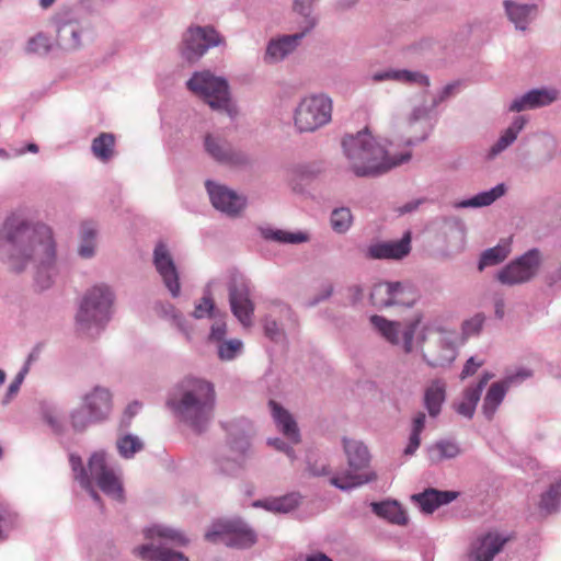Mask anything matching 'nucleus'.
Instances as JSON below:
<instances>
[{"label":"nucleus","mask_w":561,"mask_h":561,"mask_svg":"<svg viewBox=\"0 0 561 561\" xmlns=\"http://www.w3.org/2000/svg\"><path fill=\"white\" fill-rule=\"evenodd\" d=\"M54 243L51 229L47 225L13 213L0 226V262L11 273L20 274L42 253L49 262Z\"/></svg>","instance_id":"obj_1"},{"label":"nucleus","mask_w":561,"mask_h":561,"mask_svg":"<svg viewBox=\"0 0 561 561\" xmlns=\"http://www.w3.org/2000/svg\"><path fill=\"white\" fill-rule=\"evenodd\" d=\"M165 407L172 415L194 433L206 432L214 419L216 391L205 379L186 377L169 391Z\"/></svg>","instance_id":"obj_2"},{"label":"nucleus","mask_w":561,"mask_h":561,"mask_svg":"<svg viewBox=\"0 0 561 561\" xmlns=\"http://www.w3.org/2000/svg\"><path fill=\"white\" fill-rule=\"evenodd\" d=\"M342 147L351 170L358 178L379 176L411 159L410 151L394 157L389 156L386 146L367 128L356 135L345 136Z\"/></svg>","instance_id":"obj_3"},{"label":"nucleus","mask_w":561,"mask_h":561,"mask_svg":"<svg viewBox=\"0 0 561 561\" xmlns=\"http://www.w3.org/2000/svg\"><path fill=\"white\" fill-rule=\"evenodd\" d=\"M115 293L106 284H96L82 296L76 313V328L81 334H100L113 316Z\"/></svg>","instance_id":"obj_4"},{"label":"nucleus","mask_w":561,"mask_h":561,"mask_svg":"<svg viewBox=\"0 0 561 561\" xmlns=\"http://www.w3.org/2000/svg\"><path fill=\"white\" fill-rule=\"evenodd\" d=\"M144 536L148 542L133 550L142 561H190L178 550L188 543V539L179 529L157 524L145 528Z\"/></svg>","instance_id":"obj_5"},{"label":"nucleus","mask_w":561,"mask_h":561,"mask_svg":"<svg viewBox=\"0 0 561 561\" xmlns=\"http://www.w3.org/2000/svg\"><path fill=\"white\" fill-rule=\"evenodd\" d=\"M432 368L448 367L457 357V333L436 322H426L416 335L415 350Z\"/></svg>","instance_id":"obj_6"},{"label":"nucleus","mask_w":561,"mask_h":561,"mask_svg":"<svg viewBox=\"0 0 561 561\" xmlns=\"http://www.w3.org/2000/svg\"><path fill=\"white\" fill-rule=\"evenodd\" d=\"M343 449L348 468L330 478V484L336 489L348 492L377 479L373 470L362 472L369 467L370 454L363 442L343 437Z\"/></svg>","instance_id":"obj_7"},{"label":"nucleus","mask_w":561,"mask_h":561,"mask_svg":"<svg viewBox=\"0 0 561 561\" xmlns=\"http://www.w3.org/2000/svg\"><path fill=\"white\" fill-rule=\"evenodd\" d=\"M186 87L214 111L226 113L230 117L237 114L229 83L224 77H217L208 70L197 71L188 79Z\"/></svg>","instance_id":"obj_8"},{"label":"nucleus","mask_w":561,"mask_h":561,"mask_svg":"<svg viewBox=\"0 0 561 561\" xmlns=\"http://www.w3.org/2000/svg\"><path fill=\"white\" fill-rule=\"evenodd\" d=\"M231 313L244 328L253 323L255 305L251 298V282L238 271H232L227 283Z\"/></svg>","instance_id":"obj_9"},{"label":"nucleus","mask_w":561,"mask_h":561,"mask_svg":"<svg viewBox=\"0 0 561 561\" xmlns=\"http://www.w3.org/2000/svg\"><path fill=\"white\" fill-rule=\"evenodd\" d=\"M332 101L320 94L304 99L295 111V125L300 133H310L331 121Z\"/></svg>","instance_id":"obj_10"},{"label":"nucleus","mask_w":561,"mask_h":561,"mask_svg":"<svg viewBox=\"0 0 561 561\" xmlns=\"http://www.w3.org/2000/svg\"><path fill=\"white\" fill-rule=\"evenodd\" d=\"M208 541H221L225 545L247 549L256 542L255 531L241 518L219 520L205 534Z\"/></svg>","instance_id":"obj_11"},{"label":"nucleus","mask_w":561,"mask_h":561,"mask_svg":"<svg viewBox=\"0 0 561 561\" xmlns=\"http://www.w3.org/2000/svg\"><path fill=\"white\" fill-rule=\"evenodd\" d=\"M224 38L213 26H190L182 35L181 57L187 62L199 60L206 51L219 46Z\"/></svg>","instance_id":"obj_12"},{"label":"nucleus","mask_w":561,"mask_h":561,"mask_svg":"<svg viewBox=\"0 0 561 561\" xmlns=\"http://www.w3.org/2000/svg\"><path fill=\"white\" fill-rule=\"evenodd\" d=\"M540 266L541 253L533 248L502 267L496 274V279L506 286L525 284L537 275Z\"/></svg>","instance_id":"obj_13"},{"label":"nucleus","mask_w":561,"mask_h":561,"mask_svg":"<svg viewBox=\"0 0 561 561\" xmlns=\"http://www.w3.org/2000/svg\"><path fill=\"white\" fill-rule=\"evenodd\" d=\"M88 468L91 480L95 481L104 494L116 501L124 500L123 484L114 470L107 466L105 451H94L89 458Z\"/></svg>","instance_id":"obj_14"},{"label":"nucleus","mask_w":561,"mask_h":561,"mask_svg":"<svg viewBox=\"0 0 561 561\" xmlns=\"http://www.w3.org/2000/svg\"><path fill=\"white\" fill-rule=\"evenodd\" d=\"M204 149L219 164L237 168L250 164V158L245 152L236 149L226 138L219 135L207 134L204 137Z\"/></svg>","instance_id":"obj_15"},{"label":"nucleus","mask_w":561,"mask_h":561,"mask_svg":"<svg viewBox=\"0 0 561 561\" xmlns=\"http://www.w3.org/2000/svg\"><path fill=\"white\" fill-rule=\"evenodd\" d=\"M205 187L214 208L229 217H238L247 206L245 196L226 185L207 180Z\"/></svg>","instance_id":"obj_16"},{"label":"nucleus","mask_w":561,"mask_h":561,"mask_svg":"<svg viewBox=\"0 0 561 561\" xmlns=\"http://www.w3.org/2000/svg\"><path fill=\"white\" fill-rule=\"evenodd\" d=\"M152 263L171 296L173 298L179 297L181 294L180 274L168 245L164 242L159 241L156 244L152 254Z\"/></svg>","instance_id":"obj_17"},{"label":"nucleus","mask_w":561,"mask_h":561,"mask_svg":"<svg viewBox=\"0 0 561 561\" xmlns=\"http://www.w3.org/2000/svg\"><path fill=\"white\" fill-rule=\"evenodd\" d=\"M57 44L65 50H76L81 46L82 26L72 10L59 12L55 16Z\"/></svg>","instance_id":"obj_18"},{"label":"nucleus","mask_w":561,"mask_h":561,"mask_svg":"<svg viewBox=\"0 0 561 561\" xmlns=\"http://www.w3.org/2000/svg\"><path fill=\"white\" fill-rule=\"evenodd\" d=\"M300 31L295 34L283 35L271 39L267 44L264 60L268 64L278 62L291 54L300 44L301 39L314 28V21L309 20L307 24L299 25Z\"/></svg>","instance_id":"obj_19"},{"label":"nucleus","mask_w":561,"mask_h":561,"mask_svg":"<svg viewBox=\"0 0 561 561\" xmlns=\"http://www.w3.org/2000/svg\"><path fill=\"white\" fill-rule=\"evenodd\" d=\"M411 252V232L405 231L401 239L371 243L366 250L369 260H402Z\"/></svg>","instance_id":"obj_20"},{"label":"nucleus","mask_w":561,"mask_h":561,"mask_svg":"<svg viewBox=\"0 0 561 561\" xmlns=\"http://www.w3.org/2000/svg\"><path fill=\"white\" fill-rule=\"evenodd\" d=\"M530 375L531 374L529 370L523 369L501 381L493 382L488 389L483 399L482 413L484 414L485 419L489 421L493 419L511 385H513L516 380H525L526 378L530 377Z\"/></svg>","instance_id":"obj_21"},{"label":"nucleus","mask_w":561,"mask_h":561,"mask_svg":"<svg viewBox=\"0 0 561 561\" xmlns=\"http://www.w3.org/2000/svg\"><path fill=\"white\" fill-rule=\"evenodd\" d=\"M367 80L373 83L385 81H394L405 85L428 87L430 78L427 75L409 69L386 68L374 71L367 77Z\"/></svg>","instance_id":"obj_22"},{"label":"nucleus","mask_w":561,"mask_h":561,"mask_svg":"<svg viewBox=\"0 0 561 561\" xmlns=\"http://www.w3.org/2000/svg\"><path fill=\"white\" fill-rule=\"evenodd\" d=\"M559 98L556 89H533L520 96L515 98L508 106L511 112H523L548 106Z\"/></svg>","instance_id":"obj_23"},{"label":"nucleus","mask_w":561,"mask_h":561,"mask_svg":"<svg viewBox=\"0 0 561 561\" xmlns=\"http://www.w3.org/2000/svg\"><path fill=\"white\" fill-rule=\"evenodd\" d=\"M508 538L500 534L488 533L471 546L468 561H492L503 549Z\"/></svg>","instance_id":"obj_24"},{"label":"nucleus","mask_w":561,"mask_h":561,"mask_svg":"<svg viewBox=\"0 0 561 561\" xmlns=\"http://www.w3.org/2000/svg\"><path fill=\"white\" fill-rule=\"evenodd\" d=\"M459 493L456 491H442L434 488L425 489L423 492L413 494L411 500L419 505L424 514H432L438 507L447 505L458 497Z\"/></svg>","instance_id":"obj_25"},{"label":"nucleus","mask_w":561,"mask_h":561,"mask_svg":"<svg viewBox=\"0 0 561 561\" xmlns=\"http://www.w3.org/2000/svg\"><path fill=\"white\" fill-rule=\"evenodd\" d=\"M505 14L511 23L518 31H526L538 13V5L535 3H519L514 0H504Z\"/></svg>","instance_id":"obj_26"},{"label":"nucleus","mask_w":561,"mask_h":561,"mask_svg":"<svg viewBox=\"0 0 561 561\" xmlns=\"http://www.w3.org/2000/svg\"><path fill=\"white\" fill-rule=\"evenodd\" d=\"M83 405L101 422L106 420L112 410V394L108 389L96 386L83 397Z\"/></svg>","instance_id":"obj_27"},{"label":"nucleus","mask_w":561,"mask_h":561,"mask_svg":"<svg viewBox=\"0 0 561 561\" xmlns=\"http://www.w3.org/2000/svg\"><path fill=\"white\" fill-rule=\"evenodd\" d=\"M268 405L271 408L273 420L279 432L291 444H298L300 442V431L293 415L274 400H270Z\"/></svg>","instance_id":"obj_28"},{"label":"nucleus","mask_w":561,"mask_h":561,"mask_svg":"<svg viewBox=\"0 0 561 561\" xmlns=\"http://www.w3.org/2000/svg\"><path fill=\"white\" fill-rule=\"evenodd\" d=\"M491 375L484 374L477 385L470 386L465 389L462 400L455 404V410L458 414L471 420L474 415L476 408L480 401L482 391L486 386Z\"/></svg>","instance_id":"obj_29"},{"label":"nucleus","mask_w":561,"mask_h":561,"mask_svg":"<svg viewBox=\"0 0 561 561\" xmlns=\"http://www.w3.org/2000/svg\"><path fill=\"white\" fill-rule=\"evenodd\" d=\"M446 401V383L442 379H434L424 391L423 404L433 419L442 412V407Z\"/></svg>","instance_id":"obj_30"},{"label":"nucleus","mask_w":561,"mask_h":561,"mask_svg":"<svg viewBox=\"0 0 561 561\" xmlns=\"http://www.w3.org/2000/svg\"><path fill=\"white\" fill-rule=\"evenodd\" d=\"M527 123L524 116H516L513 123L504 130L496 142L490 148L486 153L488 160H493L501 152L506 150L516 139L518 134L523 130Z\"/></svg>","instance_id":"obj_31"},{"label":"nucleus","mask_w":561,"mask_h":561,"mask_svg":"<svg viewBox=\"0 0 561 561\" xmlns=\"http://www.w3.org/2000/svg\"><path fill=\"white\" fill-rule=\"evenodd\" d=\"M370 507L378 517L387 519L397 525H405L408 516L402 506L394 500H386L381 502H371Z\"/></svg>","instance_id":"obj_32"},{"label":"nucleus","mask_w":561,"mask_h":561,"mask_svg":"<svg viewBox=\"0 0 561 561\" xmlns=\"http://www.w3.org/2000/svg\"><path fill=\"white\" fill-rule=\"evenodd\" d=\"M69 462L75 473V479L80 483L81 488L84 489L91 499L99 505L102 504L101 496L94 489L92 480L90 478L89 468L83 466L82 459L76 454L69 455Z\"/></svg>","instance_id":"obj_33"},{"label":"nucleus","mask_w":561,"mask_h":561,"mask_svg":"<svg viewBox=\"0 0 561 561\" xmlns=\"http://www.w3.org/2000/svg\"><path fill=\"white\" fill-rule=\"evenodd\" d=\"M371 327L391 345H400L401 322L374 314L369 318Z\"/></svg>","instance_id":"obj_34"},{"label":"nucleus","mask_w":561,"mask_h":561,"mask_svg":"<svg viewBox=\"0 0 561 561\" xmlns=\"http://www.w3.org/2000/svg\"><path fill=\"white\" fill-rule=\"evenodd\" d=\"M506 193V185L500 183L489 191H483L474 196L463 199L457 204L459 208H478L485 207L493 204L496 199L502 197Z\"/></svg>","instance_id":"obj_35"},{"label":"nucleus","mask_w":561,"mask_h":561,"mask_svg":"<svg viewBox=\"0 0 561 561\" xmlns=\"http://www.w3.org/2000/svg\"><path fill=\"white\" fill-rule=\"evenodd\" d=\"M56 247L53 244V255L49 262H46V254L42 253L33 262L36 263L35 282L41 289H47L53 284L55 274Z\"/></svg>","instance_id":"obj_36"},{"label":"nucleus","mask_w":561,"mask_h":561,"mask_svg":"<svg viewBox=\"0 0 561 561\" xmlns=\"http://www.w3.org/2000/svg\"><path fill=\"white\" fill-rule=\"evenodd\" d=\"M98 226L93 221H84L80 227V245L78 254L82 259H91L95 254Z\"/></svg>","instance_id":"obj_37"},{"label":"nucleus","mask_w":561,"mask_h":561,"mask_svg":"<svg viewBox=\"0 0 561 561\" xmlns=\"http://www.w3.org/2000/svg\"><path fill=\"white\" fill-rule=\"evenodd\" d=\"M260 234L265 240L278 243L298 244L309 240V236L302 231L290 232L271 227L260 228Z\"/></svg>","instance_id":"obj_38"},{"label":"nucleus","mask_w":561,"mask_h":561,"mask_svg":"<svg viewBox=\"0 0 561 561\" xmlns=\"http://www.w3.org/2000/svg\"><path fill=\"white\" fill-rule=\"evenodd\" d=\"M91 151L101 162H108L115 154V136L112 133H101L92 140Z\"/></svg>","instance_id":"obj_39"},{"label":"nucleus","mask_w":561,"mask_h":561,"mask_svg":"<svg viewBox=\"0 0 561 561\" xmlns=\"http://www.w3.org/2000/svg\"><path fill=\"white\" fill-rule=\"evenodd\" d=\"M228 433V443L232 451L239 454L241 458L250 448L249 435L238 423H229L225 426Z\"/></svg>","instance_id":"obj_40"},{"label":"nucleus","mask_w":561,"mask_h":561,"mask_svg":"<svg viewBox=\"0 0 561 561\" xmlns=\"http://www.w3.org/2000/svg\"><path fill=\"white\" fill-rule=\"evenodd\" d=\"M460 454V448L453 440L442 439L428 448V457L433 463L444 459H454Z\"/></svg>","instance_id":"obj_41"},{"label":"nucleus","mask_w":561,"mask_h":561,"mask_svg":"<svg viewBox=\"0 0 561 561\" xmlns=\"http://www.w3.org/2000/svg\"><path fill=\"white\" fill-rule=\"evenodd\" d=\"M253 506L275 513H288L298 506V499L291 494L272 500H257Z\"/></svg>","instance_id":"obj_42"},{"label":"nucleus","mask_w":561,"mask_h":561,"mask_svg":"<svg viewBox=\"0 0 561 561\" xmlns=\"http://www.w3.org/2000/svg\"><path fill=\"white\" fill-rule=\"evenodd\" d=\"M510 249L506 245L497 244L493 248L484 250L478 263V270L483 271L485 267L495 266L508 256Z\"/></svg>","instance_id":"obj_43"},{"label":"nucleus","mask_w":561,"mask_h":561,"mask_svg":"<svg viewBox=\"0 0 561 561\" xmlns=\"http://www.w3.org/2000/svg\"><path fill=\"white\" fill-rule=\"evenodd\" d=\"M408 286L402 282H391L389 308L394 306L411 308L415 297L410 295Z\"/></svg>","instance_id":"obj_44"},{"label":"nucleus","mask_w":561,"mask_h":561,"mask_svg":"<svg viewBox=\"0 0 561 561\" xmlns=\"http://www.w3.org/2000/svg\"><path fill=\"white\" fill-rule=\"evenodd\" d=\"M331 228L334 232L346 233L353 224V215L348 207L334 208L330 216Z\"/></svg>","instance_id":"obj_45"},{"label":"nucleus","mask_w":561,"mask_h":561,"mask_svg":"<svg viewBox=\"0 0 561 561\" xmlns=\"http://www.w3.org/2000/svg\"><path fill=\"white\" fill-rule=\"evenodd\" d=\"M71 427L77 433L84 432L91 424L101 422L82 404L70 413Z\"/></svg>","instance_id":"obj_46"},{"label":"nucleus","mask_w":561,"mask_h":561,"mask_svg":"<svg viewBox=\"0 0 561 561\" xmlns=\"http://www.w3.org/2000/svg\"><path fill=\"white\" fill-rule=\"evenodd\" d=\"M391 282L385 280L375 284L369 294L370 304L379 309L389 308Z\"/></svg>","instance_id":"obj_47"},{"label":"nucleus","mask_w":561,"mask_h":561,"mask_svg":"<svg viewBox=\"0 0 561 561\" xmlns=\"http://www.w3.org/2000/svg\"><path fill=\"white\" fill-rule=\"evenodd\" d=\"M421 323V317L417 316L413 320H411L409 323L404 325L403 329H401L400 332V339L402 344L403 352L405 354H411L415 350V342L414 337L416 334V331Z\"/></svg>","instance_id":"obj_48"},{"label":"nucleus","mask_w":561,"mask_h":561,"mask_svg":"<svg viewBox=\"0 0 561 561\" xmlns=\"http://www.w3.org/2000/svg\"><path fill=\"white\" fill-rule=\"evenodd\" d=\"M116 446L119 455L126 459L133 458L137 451L144 448L142 442L131 434H127L117 439Z\"/></svg>","instance_id":"obj_49"},{"label":"nucleus","mask_w":561,"mask_h":561,"mask_svg":"<svg viewBox=\"0 0 561 561\" xmlns=\"http://www.w3.org/2000/svg\"><path fill=\"white\" fill-rule=\"evenodd\" d=\"M561 499V481L552 483L541 495L539 506L542 511L551 513L557 510Z\"/></svg>","instance_id":"obj_50"},{"label":"nucleus","mask_w":561,"mask_h":561,"mask_svg":"<svg viewBox=\"0 0 561 561\" xmlns=\"http://www.w3.org/2000/svg\"><path fill=\"white\" fill-rule=\"evenodd\" d=\"M243 350V343L239 339L221 341L217 344L218 357L221 360H232L237 358Z\"/></svg>","instance_id":"obj_51"},{"label":"nucleus","mask_w":561,"mask_h":561,"mask_svg":"<svg viewBox=\"0 0 561 561\" xmlns=\"http://www.w3.org/2000/svg\"><path fill=\"white\" fill-rule=\"evenodd\" d=\"M216 308L214 300L211 298V293L209 288L207 287L204 291L203 298L195 305L194 311L192 316L195 319H203V318H215L216 317Z\"/></svg>","instance_id":"obj_52"},{"label":"nucleus","mask_w":561,"mask_h":561,"mask_svg":"<svg viewBox=\"0 0 561 561\" xmlns=\"http://www.w3.org/2000/svg\"><path fill=\"white\" fill-rule=\"evenodd\" d=\"M50 48L49 37L39 32L27 41L25 50L27 54L44 56L49 53Z\"/></svg>","instance_id":"obj_53"},{"label":"nucleus","mask_w":561,"mask_h":561,"mask_svg":"<svg viewBox=\"0 0 561 561\" xmlns=\"http://www.w3.org/2000/svg\"><path fill=\"white\" fill-rule=\"evenodd\" d=\"M485 316L481 312L476 313L470 319L463 321L461 330L465 339L479 335L483 329Z\"/></svg>","instance_id":"obj_54"},{"label":"nucleus","mask_w":561,"mask_h":561,"mask_svg":"<svg viewBox=\"0 0 561 561\" xmlns=\"http://www.w3.org/2000/svg\"><path fill=\"white\" fill-rule=\"evenodd\" d=\"M313 1L314 0H293L294 11L297 12L304 19L300 24L305 25L309 20H313L314 26L317 25L318 19L312 14Z\"/></svg>","instance_id":"obj_55"},{"label":"nucleus","mask_w":561,"mask_h":561,"mask_svg":"<svg viewBox=\"0 0 561 561\" xmlns=\"http://www.w3.org/2000/svg\"><path fill=\"white\" fill-rule=\"evenodd\" d=\"M264 333L274 342H278L284 337V331L278 325L277 321L271 317L264 319Z\"/></svg>","instance_id":"obj_56"},{"label":"nucleus","mask_w":561,"mask_h":561,"mask_svg":"<svg viewBox=\"0 0 561 561\" xmlns=\"http://www.w3.org/2000/svg\"><path fill=\"white\" fill-rule=\"evenodd\" d=\"M26 375H27V367H22L20 369V371L16 374V376L14 377L13 381L8 387L7 393L3 399L4 404L9 403L11 398L19 392L20 387H21L22 382L24 381Z\"/></svg>","instance_id":"obj_57"},{"label":"nucleus","mask_w":561,"mask_h":561,"mask_svg":"<svg viewBox=\"0 0 561 561\" xmlns=\"http://www.w3.org/2000/svg\"><path fill=\"white\" fill-rule=\"evenodd\" d=\"M307 471L313 477H325L331 473L330 465L324 461L314 460L311 458L307 460Z\"/></svg>","instance_id":"obj_58"},{"label":"nucleus","mask_w":561,"mask_h":561,"mask_svg":"<svg viewBox=\"0 0 561 561\" xmlns=\"http://www.w3.org/2000/svg\"><path fill=\"white\" fill-rule=\"evenodd\" d=\"M267 444L270 446L274 447L276 450L283 451L284 454H286L290 460L296 459V454H295L294 448L290 445H288L284 439L278 438V437L268 438Z\"/></svg>","instance_id":"obj_59"},{"label":"nucleus","mask_w":561,"mask_h":561,"mask_svg":"<svg viewBox=\"0 0 561 561\" xmlns=\"http://www.w3.org/2000/svg\"><path fill=\"white\" fill-rule=\"evenodd\" d=\"M434 110H435V107H432V104L431 105H425V104L417 105L412 110V112L409 116V122L411 124H413L421 119H425L428 117L430 113Z\"/></svg>","instance_id":"obj_60"},{"label":"nucleus","mask_w":561,"mask_h":561,"mask_svg":"<svg viewBox=\"0 0 561 561\" xmlns=\"http://www.w3.org/2000/svg\"><path fill=\"white\" fill-rule=\"evenodd\" d=\"M227 333V325L224 321L215 322L210 328L209 340L211 342H216L217 344L221 341H225V336Z\"/></svg>","instance_id":"obj_61"},{"label":"nucleus","mask_w":561,"mask_h":561,"mask_svg":"<svg viewBox=\"0 0 561 561\" xmlns=\"http://www.w3.org/2000/svg\"><path fill=\"white\" fill-rule=\"evenodd\" d=\"M14 526V517L9 513H0V540L7 538L8 533Z\"/></svg>","instance_id":"obj_62"},{"label":"nucleus","mask_w":561,"mask_h":561,"mask_svg":"<svg viewBox=\"0 0 561 561\" xmlns=\"http://www.w3.org/2000/svg\"><path fill=\"white\" fill-rule=\"evenodd\" d=\"M457 84L456 83H448L446 84L439 93L433 99L432 101V107L438 106L442 102L446 101L449 96L454 94V91L456 90Z\"/></svg>","instance_id":"obj_63"},{"label":"nucleus","mask_w":561,"mask_h":561,"mask_svg":"<svg viewBox=\"0 0 561 561\" xmlns=\"http://www.w3.org/2000/svg\"><path fill=\"white\" fill-rule=\"evenodd\" d=\"M347 291H348V298H350L352 305L359 304L364 298L365 289H364L363 285H360V284L351 285L347 288Z\"/></svg>","instance_id":"obj_64"}]
</instances>
